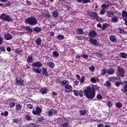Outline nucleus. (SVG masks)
<instances>
[{
    "instance_id": "nucleus-26",
    "label": "nucleus",
    "mask_w": 127,
    "mask_h": 127,
    "mask_svg": "<svg viewBox=\"0 0 127 127\" xmlns=\"http://www.w3.org/2000/svg\"><path fill=\"white\" fill-rule=\"evenodd\" d=\"M33 62V58L32 57V55H30V56H28V58L27 59V63H32Z\"/></svg>"
},
{
    "instance_id": "nucleus-40",
    "label": "nucleus",
    "mask_w": 127,
    "mask_h": 127,
    "mask_svg": "<svg viewBox=\"0 0 127 127\" xmlns=\"http://www.w3.org/2000/svg\"><path fill=\"white\" fill-rule=\"evenodd\" d=\"M101 71V75H106V74H107L108 73V71H107L106 68H103Z\"/></svg>"
},
{
    "instance_id": "nucleus-27",
    "label": "nucleus",
    "mask_w": 127,
    "mask_h": 127,
    "mask_svg": "<svg viewBox=\"0 0 127 127\" xmlns=\"http://www.w3.org/2000/svg\"><path fill=\"white\" fill-rule=\"evenodd\" d=\"M107 74H109V75L115 74V69L111 68H109L107 70Z\"/></svg>"
},
{
    "instance_id": "nucleus-28",
    "label": "nucleus",
    "mask_w": 127,
    "mask_h": 127,
    "mask_svg": "<svg viewBox=\"0 0 127 127\" xmlns=\"http://www.w3.org/2000/svg\"><path fill=\"white\" fill-rule=\"evenodd\" d=\"M26 31L28 33V34H30L32 33L33 31V29H31L30 27L27 26L25 27Z\"/></svg>"
},
{
    "instance_id": "nucleus-20",
    "label": "nucleus",
    "mask_w": 127,
    "mask_h": 127,
    "mask_svg": "<svg viewBox=\"0 0 127 127\" xmlns=\"http://www.w3.org/2000/svg\"><path fill=\"white\" fill-rule=\"evenodd\" d=\"M42 74L43 75H44L47 77H48L49 76V74H48V72L47 71V68L45 67H42Z\"/></svg>"
},
{
    "instance_id": "nucleus-39",
    "label": "nucleus",
    "mask_w": 127,
    "mask_h": 127,
    "mask_svg": "<svg viewBox=\"0 0 127 127\" xmlns=\"http://www.w3.org/2000/svg\"><path fill=\"white\" fill-rule=\"evenodd\" d=\"M57 38L59 40H63V39H64V38H65V37H64V35H59L57 36Z\"/></svg>"
},
{
    "instance_id": "nucleus-35",
    "label": "nucleus",
    "mask_w": 127,
    "mask_h": 127,
    "mask_svg": "<svg viewBox=\"0 0 127 127\" xmlns=\"http://www.w3.org/2000/svg\"><path fill=\"white\" fill-rule=\"evenodd\" d=\"M123 84H124V93H126L127 92V81H124L123 82Z\"/></svg>"
},
{
    "instance_id": "nucleus-47",
    "label": "nucleus",
    "mask_w": 127,
    "mask_h": 127,
    "mask_svg": "<svg viewBox=\"0 0 127 127\" xmlns=\"http://www.w3.org/2000/svg\"><path fill=\"white\" fill-rule=\"evenodd\" d=\"M25 117L26 121H31V117H30V115H29V114H27L25 115Z\"/></svg>"
},
{
    "instance_id": "nucleus-8",
    "label": "nucleus",
    "mask_w": 127,
    "mask_h": 127,
    "mask_svg": "<svg viewBox=\"0 0 127 127\" xmlns=\"http://www.w3.org/2000/svg\"><path fill=\"white\" fill-rule=\"evenodd\" d=\"M31 66L33 67H37V68H41V67H42V63L40 62H34L32 64Z\"/></svg>"
},
{
    "instance_id": "nucleus-16",
    "label": "nucleus",
    "mask_w": 127,
    "mask_h": 127,
    "mask_svg": "<svg viewBox=\"0 0 127 127\" xmlns=\"http://www.w3.org/2000/svg\"><path fill=\"white\" fill-rule=\"evenodd\" d=\"M88 35L92 38H95L97 36V32L95 30L91 31L89 32Z\"/></svg>"
},
{
    "instance_id": "nucleus-19",
    "label": "nucleus",
    "mask_w": 127,
    "mask_h": 127,
    "mask_svg": "<svg viewBox=\"0 0 127 127\" xmlns=\"http://www.w3.org/2000/svg\"><path fill=\"white\" fill-rule=\"evenodd\" d=\"M75 31L77 34H80L81 35L84 34L85 35V33H84V31L82 28H77Z\"/></svg>"
},
{
    "instance_id": "nucleus-50",
    "label": "nucleus",
    "mask_w": 127,
    "mask_h": 127,
    "mask_svg": "<svg viewBox=\"0 0 127 127\" xmlns=\"http://www.w3.org/2000/svg\"><path fill=\"white\" fill-rule=\"evenodd\" d=\"M85 82V76L83 75L81 77V78L80 79V84H83Z\"/></svg>"
},
{
    "instance_id": "nucleus-6",
    "label": "nucleus",
    "mask_w": 127,
    "mask_h": 127,
    "mask_svg": "<svg viewBox=\"0 0 127 127\" xmlns=\"http://www.w3.org/2000/svg\"><path fill=\"white\" fill-rule=\"evenodd\" d=\"M35 108L36 109H34L32 111L33 115L34 116H41V114H42V109H41L38 105H37Z\"/></svg>"
},
{
    "instance_id": "nucleus-30",
    "label": "nucleus",
    "mask_w": 127,
    "mask_h": 127,
    "mask_svg": "<svg viewBox=\"0 0 127 127\" xmlns=\"http://www.w3.org/2000/svg\"><path fill=\"white\" fill-rule=\"evenodd\" d=\"M33 71L35 72L36 73L40 74V73L42 72V69L33 68Z\"/></svg>"
},
{
    "instance_id": "nucleus-12",
    "label": "nucleus",
    "mask_w": 127,
    "mask_h": 127,
    "mask_svg": "<svg viewBox=\"0 0 127 127\" xmlns=\"http://www.w3.org/2000/svg\"><path fill=\"white\" fill-rule=\"evenodd\" d=\"M47 91H48V89H47V88H46V87H41L39 90L40 93H41V94H42V95H45V94H47Z\"/></svg>"
},
{
    "instance_id": "nucleus-55",
    "label": "nucleus",
    "mask_w": 127,
    "mask_h": 127,
    "mask_svg": "<svg viewBox=\"0 0 127 127\" xmlns=\"http://www.w3.org/2000/svg\"><path fill=\"white\" fill-rule=\"evenodd\" d=\"M96 98L98 100H102V99H103V96L100 94H97Z\"/></svg>"
},
{
    "instance_id": "nucleus-54",
    "label": "nucleus",
    "mask_w": 127,
    "mask_h": 127,
    "mask_svg": "<svg viewBox=\"0 0 127 127\" xmlns=\"http://www.w3.org/2000/svg\"><path fill=\"white\" fill-rule=\"evenodd\" d=\"M90 81L91 83H97V79H96V78L92 77L90 79Z\"/></svg>"
},
{
    "instance_id": "nucleus-24",
    "label": "nucleus",
    "mask_w": 127,
    "mask_h": 127,
    "mask_svg": "<svg viewBox=\"0 0 127 127\" xmlns=\"http://www.w3.org/2000/svg\"><path fill=\"white\" fill-rule=\"evenodd\" d=\"M109 39L111 42H117V38H116V36H115V35H112L110 36Z\"/></svg>"
},
{
    "instance_id": "nucleus-48",
    "label": "nucleus",
    "mask_w": 127,
    "mask_h": 127,
    "mask_svg": "<svg viewBox=\"0 0 127 127\" xmlns=\"http://www.w3.org/2000/svg\"><path fill=\"white\" fill-rule=\"evenodd\" d=\"M1 116H4V117H7L8 116V111H4V112H2L1 113Z\"/></svg>"
},
{
    "instance_id": "nucleus-2",
    "label": "nucleus",
    "mask_w": 127,
    "mask_h": 127,
    "mask_svg": "<svg viewBox=\"0 0 127 127\" xmlns=\"http://www.w3.org/2000/svg\"><path fill=\"white\" fill-rule=\"evenodd\" d=\"M25 23L31 26H34L38 23L37 19L34 16L29 17L25 19Z\"/></svg>"
},
{
    "instance_id": "nucleus-41",
    "label": "nucleus",
    "mask_w": 127,
    "mask_h": 127,
    "mask_svg": "<svg viewBox=\"0 0 127 127\" xmlns=\"http://www.w3.org/2000/svg\"><path fill=\"white\" fill-rule=\"evenodd\" d=\"M37 121L39 123H42V122H43V121H44V117L41 116L37 118Z\"/></svg>"
},
{
    "instance_id": "nucleus-37",
    "label": "nucleus",
    "mask_w": 127,
    "mask_h": 127,
    "mask_svg": "<svg viewBox=\"0 0 127 127\" xmlns=\"http://www.w3.org/2000/svg\"><path fill=\"white\" fill-rule=\"evenodd\" d=\"M111 21H112V22H115V23L118 22L119 21V19H118V17L115 16L111 18Z\"/></svg>"
},
{
    "instance_id": "nucleus-61",
    "label": "nucleus",
    "mask_w": 127,
    "mask_h": 127,
    "mask_svg": "<svg viewBox=\"0 0 127 127\" xmlns=\"http://www.w3.org/2000/svg\"><path fill=\"white\" fill-rule=\"evenodd\" d=\"M0 50L1 51H3L4 52H5V48H4V47H0Z\"/></svg>"
},
{
    "instance_id": "nucleus-14",
    "label": "nucleus",
    "mask_w": 127,
    "mask_h": 127,
    "mask_svg": "<svg viewBox=\"0 0 127 127\" xmlns=\"http://www.w3.org/2000/svg\"><path fill=\"white\" fill-rule=\"evenodd\" d=\"M47 66L51 69H53L55 67V64L53 62H48L47 63Z\"/></svg>"
},
{
    "instance_id": "nucleus-51",
    "label": "nucleus",
    "mask_w": 127,
    "mask_h": 127,
    "mask_svg": "<svg viewBox=\"0 0 127 127\" xmlns=\"http://www.w3.org/2000/svg\"><path fill=\"white\" fill-rule=\"evenodd\" d=\"M13 123H14L15 124H18L19 122H20V120L19 119H12Z\"/></svg>"
},
{
    "instance_id": "nucleus-4",
    "label": "nucleus",
    "mask_w": 127,
    "mask_h": 127,
    "mask_svg": "<svg viewBox=\"0 0 127 127\" xmlns=\"http://www.w3.org/2000/svg\"><path fill=\"white\" fill-rule=\"evenodd\" d=\"M0 19H1V20H4V21H7V22H9L10 21H12V18H11V17H10V16H9V15H7V14H5L4 13H3L0 14Z\"/></svg>"
},
{
    "instance_id": "nucleus-36",
    "label": "nucleus",
    "mask_w": 127,
    "mask_h": 127,
    "mask_svg": "<svg viewBox=\"0 0 127 127\" xmlns=\"http://www.w3.org/2000/svg\"><path fill=\"white\" fill-rule=\"evenodd\" d=\"M115 106L117 109H121V108H123V104H122L121 102L116 103Z\"/></svg>"
},
{
    "instance_id": "nucleus-9",
    "label": "nucleus",
    "mask_w": 127,
    "mask_h": 127,
    "mask_svg": "<svg viewBox=\"0 0 127 127\" xmlns=\"http://www.w3.org/2000/svg\"><path fill=\"white\" fill-rule=\"evenodd\" d=\"M117 30L118 31V33H120L122 35H124L125 34H127V32L126 31V30H125V29H123L121 28H118L117 29Z\"/></svg>"
},
{
    "instance_id": "nucleus-22",
    "label": "nucleus",
    "mask_w": 127,
    "mask_h": 127,
    "mask_svg": "<svg viewBox=\"0 0 127 127\" xmlns=\"http://www.w3.org/2000/svg\"><path fill=\"white\" fill-rule=\"evenodd\" d=\"M42 29L41 28H39L38 26H36L33 28V31L36 32V33H39L41 32Z\"/></svg>"
},
{
    "instance_id": "nucleus-15",
    "label": "nucleus",
    "mask_w": 127,
    "mask_h": 127,
    "mask_svg": "<svg viewBox=\"0 0 127 127\" xmlns=\"http://www.w3.org/2000/svg\"><path fill=\"white\" fill-rule=\"evenodd\" d=\"M60 83L62 85V87L64 86L65 87V86H67L69 85V81L66 80H60Z\"/></svg>"
},
{
    "instance_id": "nucleus-49",
    "label": "nucleus",
    "mask_w": 127,
    "mask_h": 127,
    "mask_svg": "<svg viewBox=\"0 0 127 127\" xmlns=\"http://www.w3.org/2000/svg\"><path fill=\"white\" fill-rule=\"evenodd\" d=\"M105 13H106L105 10H104V9H102L100 10V11L99 12V14H100V15H104V14H105Z\"/></svg>"
},
{
    "instance_id": "nucleus-31",
    "label": "nucleus",
    "mask_w": 127,
    "mask_h": 127,
    "mask_svg": "<svg viewBox=\"0 0 127 127\" xmlns=\"http://www.w3.org/2000/svg\"><path fill=\"white\" fill-rule=\"evenodd\" d=\"M41 42H42V40L40 38H38L35 41V43L38 46L41 45Z\"/></svg>"
},
{
    "instance_id": "nucleus-44",
    "label": "nucleus",
    "mask_w": 127,
    "mask_h": 127,
    "mask_svg": "<svg viewBox=\"0 0 127 127\" xmlns=\"http://www.w3.org/2000/svg\"><path fill=\"white\" fill-rule=\"evenodd\" d=\"M53 57H56V58L59 57V53L56 51H54L53 52Z\"/></svg>"
},
{
    "instance_id": "nucleus-53",
    "label": "nucleus",
    "mask_w": 127,
    "mask_h": 127,
    "mask_svg": "<svg viewBox=\"0 0 127 127\" xmlns=\"http://www.w3.org/2000/svg\"><path fill=\"white\" fill-rule=\"evenodd\" d=\"M61 126L63 127H67L69 126V123L65 122L63 124H62Z\"/></svg>"
},
{
    "instance_id": "nucleus-38",
    "label": "nucleus",
    "mask_w": 127,
    "mask_h": 127,
    "mask_svg": "<svg viewBox=\"0 0 127 127\" xmlns=\"http://www.w3.org/2000/svg\"><path fill=\"white\" fill-rule=\"evenodd\" d=\"M120 85H124V82L123 81H116L115 82V86L116 87H120Z\"/></svg>"
},
{
    "instance_id": "nucleus-56",
    "label": "nucleus",
    "mask_w": 127,
    "mask_h": 127,
    "mask_svg": "<svg viewBox=\"0 0 127 127\" xmlns=\"http://www.w3.org/2000/svg\"><path fill=\"white\" fill-rule=\"evenodd\" d=\"M89 70H90L91 71H92V72H94V71H95V66H94V65H91V67H89Z\"/></svg>"
},
{
    "instance_id": "nucleus-64",
    "label": "nucleus",
    "mask_w": 127,
    "mask_h": 127,
    "mask_svg": "<svg viewBox=\"0 0 127 127\" xmlns=\"http://www.w3.org/2000/svg\"><path fill=\"white\" fill-rule=\"evenodd\" d=\"M97 127H104V125L102 124H99L97 125Z\"/></svg>"
},
{
    "instance_id": "nucleus-17",
    "label": "nucleus",
    "mask_w": 127,
    "mask_h": 127,
    "mask_svg": "<svg viewBox=\"0 0 127 127\" xmlns=\"http://www.w3.org/2000/svg\"><path fill=\"white\" fill-rule=\"evenodd\" d=\"M52 14L53 17H54V18L58 17V16H59V12L57 10H55L53 11Z\"/></svg>"
},
{
    "instance_id": "nucleus-32",
    "label": "nucleus",
    "mask_w": 127,
    "mask_h": 127,
    "mask_svg": "<svg viewBox=\"0 0 127 127\" xmlns=\"http://www.w3.org/2000/svg\"><path fill=\"white\" fill-rule=\"evenodd\" d=\"M106 15L108 17H113L114 16V13L112 11H107Z\"/></svg>"
},
{
    "instance_id": "nucleus-13",
    "label": "nucleus",
    "mask_w": 127,
    "mask_h": 127,
    "mask_svg": "<svg viewBox=\"0 0 127 127\" xmlns=\"http://www.w3.org/2000/svg\"><path fill=\"white\" fill-rule=\"evenodd\" d=\"M64 87L65 91L66 92V93H70V92H72V87L70 84H68V85H66Z\"/></svg>"
},
{
    "instance_id": "nucleus-23",
    "label": "nucleus",
    "mask_w": 127,
    "mask_h": 127,
    "mask_svg": "<svg viewBox=\"0 0 127 127\" xmlns=\"http://www.w3.org/2000/svg\"><path fill=\"white\" fill-rule=\"evenodd\" d=\"M122 17L124 20L127 19V11L126 10L122 11Z\"/></svg>"
},
{
    "instance_id": "nucleus-10",
    "label": "nucleus",
    "mask_w": 127,
    "mask_h": 127,
    "mask_svg": "<svg viewBox=\"0 0 127 127\" xmlns=\"http://www.w3.org/2000/svg\"><path fill=\"white\" fill-rule=\"evenodd\" d=\"M4 38L5 40H11L12 39V35L9 33H5L4 35Z\"/></svg>"
},
{
    "instance_id": "nucleus-46",
    "label": "nucleus",
    "mask_w": 127,
    "mask_h": 127,
    "mask_svg": "<svg viewBox=\"0 0 127 127\" xmlns=\"http://www.w3.org/2000/svg\"><path fill=\"white\" fill-rule=\"evenodd\" d=\"M22 52V50H19V49L17 48L15 51V53H17V54H19L20 55L21 54V53Z\"/></svg>"
},
{
    "instance_id": "nucleus-29",
    "label": "nucleus",
    "mask_w": 127,
    "mask_h": 127,
    "mask_svg": "<svg viewBox=\"0 0 127 127\" xmlns=\"http://www.w3.org/2000/svg\"><path fill=\"white\" fill-rule=\"evenodd\" d=\"M22 104H16L15 106V110H16V111H21V109H22Z\"/></svg>"
},
{
    "instance_id": "nucleus-42",
    "label": "nucleus",
    "mask_w": 127,
    "mask_h": 127,
    "mask_svg": "<svg viewBox=\"0 0 127 127\" xmlns=\"http://www.w3.org/2000/svg\"><path fill=\"white\" fill-rule=\"evenodd\" d=\"M120 55L121 58H124V59L127 58V55L126 54V53H120Z\"/></svg>"
},
{
    "instance_id": "nucleus-52",
    "label": "nucleus",
    "mask_w": 127,
    "mask_h": 127,
    "mask_svg": "<svg viewBox=\"0 0 127 127\" xmlns=\"http://www.w3.org/2000/svg\"><path fill=\"white\" fill-rule=\"evenodd\" d=\"M48 117H51L53 115V112H52V111H51V110H49L48 111Z\"/></svg>"
},
{
    "instance_id": "nucleus-62",
    "label": "nucleus",
    "mask_w": 127,
    "mask_h": 127,
    "mask_svg": "<svg viewBox=\"0 0 127 127\" xmlns=\"http://www.w3.org/2000/svg\"><path fill=\"white\" fill-rule=\"evenodd\" d=\"M66 10H67V11H70V10H71V6L68 5L67 7H66Z\"/></svg>"
},
{
    "instance_id": "nucleus-11",
    "label": "nucleus",
    "mask_w": 127,
    "mask_h": 127,
    "mask_svg": "<svg viewBox=\"0 0 127 127\" xmlns=\"http://www.w3.org/2000/svg\"><path fill=\"white\" fill-rule=\"evenodd\" d=\"M24 82V80L22 78H20L19 79L16 78V83L18 86H24V84H23Z\"/></svg>"
},
{
    "instance_id": "nucleus-25",
    "label": "nucleus",
    "mask_w": 127,
    "mask_h": 127,
    "mask_svg": "<svg viewBox=\"0 0 127 127\" xmlns=\"http://www.w3.org/2000/svg\"><path fill=\"white\" fill-rule=\"evenodd\" d=\"M25 127H39V125L36 123H31L30 124H27Z\"/></svg>"
},
{
    "instance_id": "nucleus-3",
    "label": "nucleus",
    "mask_w": 127,
    "mask_h": 127,
    "mask_svg": "<svg viewBox=\"0 0 127 127\" xmlns=\"http://www.w3.org/2000/svg\"><path fill=\"white\" fill-rule=\"evenodd\" d=\"M117 72L119 74L117 75V78L119 81H121V77H125V69L120 65L117 66Z\"/></svg>"
},
{
    "instance_id": "nucleus-34",
    "label": "nucleus",
    "mask_w": 127,
    "mask_h": 127,
    "mask_svg": "<svg viewBox=\"0 0 127 127\" xmlns=\"http://www.w3.org/2000/svg\"><path fill=\"white\" fill-rule=\"evenodd\" d=\"M108 26H110V24L108 23H103L102 26V30H106V29L108 28Z\"/></svg>"
},
{
    "instance_id": "nucleus-60",
    "label": "nucleus",
    "mask_w": 127,
    "mask_h": 127,
    "mask_svg": "<svg viewBox=\"0 0 127 127\" xmlns=\"http://www.w3.org/2000/svg\"><path fill=\"white\" fill-rule=\"evenodd\" d=\"M82 57H83L84 59H87V58H88L89 56H88V55L83 54L82 55Z\"/></svg>"
},
{
    "instance_id": "nucleus-33",
    "label": "nucleus",
    "mask_w": 127,
    "mask_h": 127,
    "mask_svg": "<svg viewBox=\"0 0 127 127\" xmlns=\"http://www.w3.org/2000/svg\"><path fill=\"white\" fill-rule=\"evenodd\" d=\"M104 86L107 87V88H111V87H112V84H111V82H110V81H107L104 84Z\"/></svg>"
},
{
    "instance_id": "nucleus-7",
    "label": "nucleus",
    "mask_w": 127,
    "mask_h": 127,
    "mask_svg": "<svg viewBox=\"0 0 127 127\" xmlns=\"http://www.w3.org/2000/svg\"><path fill=\"white\" fill-rule=\"evenodd\" d=\"M89 42L94 45V46H99V44H98V41H97V39H93L90 38L89 40Z\"/></svg>"
},
{
    "instance_id": "nucleus-59",
    "label": "nucleus",
    "mask_w": 127,
    "mask_h": 127,
    "mask_svg": "<svg viewBox=\"0 0 127 127\" xmlns=\"http://www.w3.org/2000/svg\"><path fill=\"white\" fill-rule=\"evenodd\" d=\"M9 106H10V108H14V106H15V103L14 102L10 103Z\"/></svg>"
},
{
    "instance_id": "nucleus-58",
    "label": "nucleus",
    "mask_w": 127,
    "mask_h": 127,
    "mask_svg": "<svg viewBox=\"0 0 127 127\" xmlns=\"http://www.w3.org/2000/svg\"><path fill=\"white\" fill-rule=\"evenodd\" d=\"M27 107L28 108V109H31L33 108V106L32 105L30 104H28L26 105Z\"/></svg>"
},
{
    "instance_id": "nucleus-18",
    "label": "nucleus",
    "mask_w": 127,
    "mask_h": 127,
    "mask_svg": "<svg viewBox=\"0 0 127 127\" xmlns=\"http://www.w3.org/2000/svg\"><path fill=\"white\" fill-rule=\"evenodd\" d=\"M109 79L113 83H116L119 80L117 76H112L109 78Z\"/></svg>"
},
{
    "instance_id": "nucleus-57",
    "label": "nucleus",
    "mask_w": 127,
    "mask_h": 127,
    "mask_svg": "<svg viewBox=\"0 0 127 127\" xmlns=\"http://www.w3.org/2000/svg\"><path fill=\"white\" fill-rule=\"evenodd\" d=\"M90 1V0H82V3H89Z\"/></svg>"
},
{
    "instance_id": "nucleus-1",
    "label": "nucleus",
    "mask_w": 127,
    "mask_h": 127,
    "mask_svg": "<svg viewBox=\"0 0 127 127\" xmlns=\"http://www.w3.org/2000/svg\"><path fill=\"white\" fill-rule=\"evenodd\" d=\"M100 90V87L97 85H92L91 86H87L83 90H77L76 89L73 90V93H74L75 97H80L82 98L84 95L89 99V100H92L96 97V92Z\"/></svg>"
},
{
    "instance_id": "nucleus-45",
    "label": "nucleus",
    "mask_w": 127,
    "mask_h": 127,
    "mask_svg": "<svg viewBox=\"0 0 127 127\" xmlns=\"http://www.w3.org/2000/svg\"><path fill=\"white\" fill-rule=\"evenodd\" d=\"M79 114L81 116H85V115L86 114V110H79Z\"/></svg>"
},
{
    "instance_id": "nucleus-43",
    "label": "nucleus",
    "mask_w": 127,
    "mask_h": 127,
    "mask_svg": "<svg viewBox=\"0 0 127 127\" xmlns=\"http://www.w3.org/2000/svg\"><path fill=\"white\" fill-rule=\"evenodd\" d=\"M106 104H107V106L109 108H112V107H113L112 101H108L107 102H106Z\"/></svg>"
},
{
    "instance_id": "nucleus-5",
    "label": "nucleus",
    "mask_w": 127,
    "mask_h": 127,
    "mask_svg": "<svg viewBox=\"0 0 127 127\" xmlns=\"http://www.w3.org/2000/svg\"><path fill=\"white\" fill-rule=\"evenodd\" d=\"M88 14L91 18V19L93 20H99V15H98V13L95 11H89L88 12Z\"/></svg>"
},
{
    "instance_id": "nucleus-63",
    "label": "nucleus",
    "mask_w": 127,
    "mask_h": 127,
    "mask_svg": "<svg viewBox=\"0 0 127 127\" xmlns=\"http://www.w3.org/2000/svg\"><path fill=\"white\" fill-rule=\"evenodd\" d=\"M95 54L97 56H98V57H101V56H102V54L100 53H95Z\"/></svg>"
},
{
    "instance_id": "nucleus-21",
    "label": "nucleus",
    "mask_w": 127,
    "mask_h": 127,
    "mask_svg": "<svg viewBox=\"0 0 127 127\" xmlns=\"http://www.w3.org/2000/svg\"><path fill=\"white\" fill-rule=\"evenodd\" d=\"M110 3L109 2V4H105V3H104L103 4L101 5V8H102V9H104V10H106V9H108V8H109L110 7Z\"/></svg>"
}]
</instances>
